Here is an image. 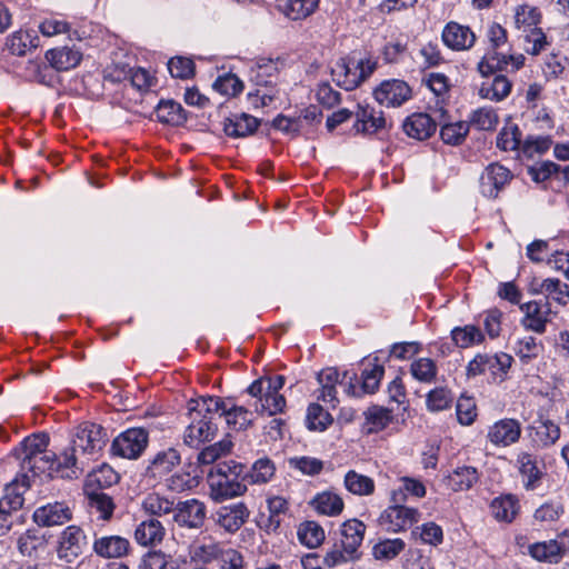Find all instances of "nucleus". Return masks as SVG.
Wrapping results in <instances>:
<instances>
[{
	"label": "nucleus",
	"mask_w": 569,
	"mask_h": 569,
	"mask_svg": "<svg viewBox=\"0 0 569 569\" xmlns=\"http://www.w3.org/2000/svg\"><path fill=\"white\" fill-rule=\"evenodd\" d=\"M521 144V132L517 124L507 123L497 137V147L503 151L517 150Z\"/></svg>",
	"instance_id": "nucleus-49"
},
{
	"label": "nucleus",
	"mask_w": 569,
	"mask_h": 569,
	"mask_svg": "<svg viewBox=\"0 0 569 569\" xmlns=\"http://www.w3.org/2000/svg\"><path fill=\"white\" fill-rule=\"evenodd\" d=\"M33 521L41 527L62 526L72 518L70 508L63 502H50L37 508Z\"/></svg>",
	"instance_id": "nucleus-20"
},
{
	"label": "nucleus",
	"mask_w": 569,
	"mask_h": 569,
	"mask_svg": "<svg viewBox=\"0 0 569 569\" xmlns=\"http://www.w3.org/2000/svg\"><path fill=\"white\" fill-rule=\"evenodd\" d=\"M518 510V500L512 495L497 497L490 503L491 515L497 521L511 522Z\"/></svg>",
	"instance_id": "nucleus-34"
},
{
	"label": "nucleus",
	"mask_w": 569,
	"mask_h": 569,
	"mask_svg": "<svg viewBox=\"0 0 569 569\" xmlns=\"http://www.w3.org/2000/svg\"><path fill=\"white\" fill-rule=\"evenodd\" d=\"M392 418L391 410L383 407L372 406L366 411V419L370 425L369 430L371 432L385 429L392 421Z\"/></svg>",
	"instance_id": "nucleus-54"
},
{
	"label": "nucleus",
	"mask_w": 569,
	"mask_h": 569,
	"mask_svg": "<svg viewBox=\"0 0 569 569\" xmlns=\"http://www.w3.org/2000/svg\"><path fill=\"white\" fill-rule=\"evenodd\" d=\"M207 515L204 503L198 499H187L174 505L172 521L181 528L199 529Z\"/></svg>",
	"instance_id": "nucleus-9"
},
{
	"label": "nucleus",
	"mask_w": 569,
	"mask_h": 569,
	"mask_svg": "<svg viewBox=\"0 0 569 569\" xmlns=\"http://www.w3.org/2000/svg\"><path fill=\"white\" fill-rule=\"evenodd\" d=\"M355 114L353 128L358 133L373 134L386 127L383 112L369 104H359Z\"/></svg>",
	"instance_id": "nucleus-21"
},
{
	"label": "nucleus",
	"mask_w": 569,
	"mask_h": 569,
	"mask_svg": "<svg viewBox=\"0 0 569 569\" xmlns=\"http://www.w3.org/2000/svg\"><path fill=\"white\" fill-rule=\"evenodd\" d=\"M540 20L541 13L536 7L522 4L516 9L515 24L523 33L530 31V29L538 28Z\"/></svg>",
	"instance_id": "nucleus-42"
},
{
	"label": "nucleus",
	"mask_w": 569,
	"mask_h": 569,
	"mask_svg": "<svg viewBox=\"0 0 569 569\" xmlns=\"http://www.w3.org/2000/svg\"><path fill=\"white\" fill-rule=\"evenodd\" d=\"M118 479V473L110 466L103 465L98 470L88 475L86 487L89 490L93 486H97L98 488H107L117 483Z\"/></svg>",
	"instance_id": "nucleus-48"
},
{
	"label": "nucleus",
	"mask_w": 569,
	"mask_h": 569,
	"mask_svg": "<svg viewBox=\"0 0 569 569\" xmlns=\"http://www.w3.org/2000/svg\"><path fill=\"white\" fill-rule=\"evenodd\" d=\"M476 33L469 26L449 21L441 31L442 43L452 51H468L476 43Z\"/></svg>",
	"instance_id": "nucleus-10"
},
{
	"label": "nucleus",
	"mask_w": 569,
	"mask_h": 569,
	"mask_svg": "<svg viewBox=\"0 0 569 569\" xmlns=\"http://www.w3.org/2000/svg\"><path fill=\"white\" fill-rule=\"evenodd\" d=\"M373 96L381 106L399 107L411 97V89L405 81L392 79L383 81Z\"/></svg>",
	"instance_id": "nucleus-16"
},
{
	"label": "nucleus",
	"mask_w": 569,
	"mask_h": 569,
	"mask_svg": "<svg viewBox=\"0 0 569 569\" xmlns=\"http://www.w3.org/2000/svg\"><path fill=\"white\" fill-rule=\"evenodd\" d=\"M468 123L478 130L491 131L497 128L499 117L492 108L482 107L470 113Z\"/></svg>",
	"instance_id": "nucleus-45"
},
{
	"label": "nucleus",
	"mask_w": 569,
	"mask_h": 569,
	"mask_svg": "<svg viewBox=\"0 0 569 569\" xmlns=\"http://www.w3.org/2000/svg\"><path fill=\"white\" fill-rule=\"evenodd\" d=\"M403 548L405 542L401 539H387L375 545L372 553L376 559L389 560L396 558Z\"/></svg>",
	"instance_id": "nucleus-58"
},
{
	"label": "nucleus",
	"mask_w": 569,
	"mask_h": 569,
	"mask_svg": "<svg viewBox=\"0 0 569 569\" xmlns=\"http://www.w3.org/2000/svg\"><path fill=\"white\" fill-rule=\"evenodd\" d=\"M339 531V543L333 545L323 557V565L328 568L353 562L361 557L366 525L358 519H349L341 525Z\"/></svg>",
	"instance_id": "nucleus-3"
},
{
	"label": "nucleus",
	"mask_w": 569,
	"mask_h": 569,
	"mask_svg": "<svg viewBox=\"0 0 569 569\" xmlns=\"http://www.w3.org/2000/svg\"><path fill=\"white\" fill-rule=\"evenodd\" d=\"M289 466L307 476L319 475L323 469V461L315 457H293L289 459Z\"/></svg>",
	"instance_id": "nucleus-59"
},
{
	"label": "nucleus",
	"mask_w": 569,
	"mask_h": 569,
	"mask_svg": "<svg viewBox=\"0 0 569 569\" xmlns=\"http://www.w3.org/2000/svg\"><path fill=\"white\" fill-rule=\"evenodd\" d=\"M174 499L168 498L159 492H149L141 500V509L150 518H161L172 515L174 509Z\"/></svg>",
	"instance_id": "nucleus-29"
},
{
	"label": "nucleus",
	"mask_w": 569,
	"mask_h": 569,
	"mask_svg": "<svg viewBox=\"0 0 569 569\" xmlns=\"http://www.w3.org/2000/svg\"><path fill=\"white\" fill-rule=\"evenodd\" d=\"M458 421L463 426L471 425L477 417L476 402L470 397L461 396L456 406Z\"/></svg>",
	"instance_id": "nucleus-61"
},
{
	"label": "nucleus",
	"mask_w": 569,
	"mask_h": 569,
	"mask_svg": "<svg viewBox=\"0 0 569 569\" xmlns=\"http://www.w3.org/2000/svg\"><path fill=\"white\" fill-rule=\"evenodd\" d=\"M244 469L234 460L217 463L207 476L211 500L220 503L243 496L248 490L246 480H242Z\"/></svg>",
	"instance_id": "nucleus-1"
},
{
	"label": "nucleus",
	"mask_w": 569,
	"mask_h": 569,
	"mask_svg": "<svg viewBox=\"0 0 569 569\" xmlns=\"http://www.w3.org/2000/svg\"><path fill=\"white\" fill-rule=\"evenodd\" d=\"M561 547L556 540L537 542L530 547V555L540 561L556 562L561 555Z\"/></svg>",
	"instance_id": "nucleus-52"
},
{
	"label": "nucleus",
	"mask_w": 569,
	"mask_h": 569,
	"mask_svg": "<svg viewBox=\"0 0 569 569\" xmlns=\"http://www.w3.org/2000/svg\"><path fill=\"white\" fill-rule=\"evenodd\" d=\"M310 505L313 509L323 516H339L345 507L342 498L332 491H322L313 497Z\"/></svg>",
	"instance_id": "nucleus-31"
},
{
	"label": "nucleus",
	"mask_w": 569,
	"mask_h": 569,
	"mask_svg": "<svg viewBox=\"0 0 569 569\" xmlns=\"http://www.w3.org/2000/svg\"><path fill=\"white\" fill-rule=\"evenodd\" d=\"M217 400L210 397L191 399L188 402L189 423L184 430L183 441L187 446L197 448L213 439L217 426L212 422Z\"/></svg>",
	"instance_id": "nucleus-2"
},
{
	"label": "nucleus",
	"mask_w": 569,
	"mask_h": 569,
	"mask_svg": "<svg viewBox=\"0 0 569 569\" xmlns=\"http://www.w3.org/2000/svg\"><path fill=\"white\" fill-rule=\"evenodd\" d=\"M345 488L356 496H370L375 492V481L372 478L361 475L355 470H349L343 479Z\"/></svg>",
	"instance_id": "nucleus-38"
},
{
	"label": "nucleus",
	"mask_w": 569,
	"mask_h": 569,
	"mask_svg": "<svg viewBox=\"0 0 569 569\" xmlns=\"http://www.w3.org/2000/svg\"><path fill=\"white\" fill-rule=\"evenodd\" d=\"M274 475V466L268 458L258 459L251 467L250 471L243 470L242 480L252 485H262L270 481Z\"/></svg>",
	"instance_id": "nucleus-39"
},
{
	"label": "nucleus",
	"mask_w": 569,
	"mask_h": 569,
	"mask_svg": "<svg viewBox=\"0 0 569 569\" xmlns=\"http://www.w3.org/2000/svg\"><path fill=\"white\" fill-rule=\"evenodd\" d=\"M88 505L92 511L99 513L102 520H109L114 510V503L108 495L97 490L87 489Z\"/></svg>",
	"instance_id": "nucleus-41"
},
{
	"label": "nucleus",
	"mask_w": 569,
	"mask_h": 569,
	"mask_svg": "<svg viewBox=\"0 0 569 569\" xmlns=\"http://www.w3.org/2000/svg\"><path fill=\"white\" fill-rule=\"evenodd\" d=\"M320 0H278L277 9L291 21H301L316 12Z\"/></svg>",
	"instance_id": "nucleus-24"
},
{
	"label": "nucleus",
	"mask_w": 569,
	"mask_h": 569,
	"mask_svg": "<svg viewBox=\"0 0 569 569\" xmlns=\"http://www.w3.org/2000/svg\"><path fill=\"white\" fill-rule=\"evenodd\" d=\"M522 428L519 420L503 418L491 425L487 432L488 441L495 447H509L519 441Z\"/></svg>",
	"instance_id": "nucleus-12"
},
{
	"label": "nucleus",
	"mask_w": 569,
	"mask_h": 569,
	"mask_svg": "<svg viewBox=\"0 0 569 569\" xmlns=\"http://www.w3.org/2000/svg\"><path fill=\"white\" fill-rule=\"evenodd\" d=\"M478 471L473 467H459L448 476V486L455 491L470 489L478 481Z\"/></svg>",
	"instance_id": "nucleus-40"
},
{
	"label": "nucleus",
	"mask_w": 569,
	"mask_h": 569,
	"mask_svg": "<svg viewBox=\"0 0 569 569\" xmlns=\"http://www.w3.org/2000/svg\"><path fill=\"white\" fill-rule=\"evenodd\" d=\"M22 487L29 489L38 480L41 482L54 476V453L48 451L33 457H21L20 475Z\"/></svg>",
	"instance_id": "nucleus-6"
},
{
	"label": "nucleus",
	"mask_w": 569,
	"mask_h": 569,
	"mask_svg": "<svg viewBox=\"0 0 569 569\" xmlns=\"http://www.w3.org/2000/svg\"><path fill=\"white\" fill-rule=\"evenodd\" d=\"M217 523L229 533L238 531L249 519L250 510L244 502L222 506L217 511Z\"/></svg>",
	"instance_id": "nucleus-18"
},
{
	"label": "nucleus",
	"mask_w": 569,
	"mask_h": 569,
	"mask_svg": "<svg viewBox=\"0 0 569 569\" xmlns=\"http://www.w3.org/2000/svg\"><path fill=\"white\" fill-rule=\"evenodd\" d=\"M212 87L217 92L228 97H234L243 89L242 82L233 73H224L218 77Z\"/></svg>",
	"instance_id": "nucleus-55"
},
{
	"label": "nucleus",
	"mask_w": 569,
	"mask_h": 569,
	"mask_svg": "<svg viewBox=\"0 0 569 569\" xmlns=\"http://www.w3.org/2000/svg\"><path fill=\"white\" fill-rule=\"evenodd\" d=\"M46 59L56 70L67 71L76 68L80 63L82 54L74 48L61 47L48 50Z\"/></svg>",
	"instance_id": "nucleus-28"
},
{
	"label": "nucleus",
	"mask_w": 569,
	"mask_h": 569,
	"mask_svg": "<svg viewBox=\"0 0 569 569\" xmlns=\"http://www.w3.org/2000/svg\"><path fill=\"white\" fill-rule=\"evenodd\" d=\"M559 438V426L549 419L539 420L537 426L533 427V441L541 448L553 446Z\"/></svg>",
	"instance_id": "nucleus-36"
},
{
	"label": "nucleus",
	"mask_w": 569,
	"mask_h": 569,
	"mask_svg": "<svg viewBox=\"0 0 569 569\" xmlns=\"http://www.w3.org/2000/svg\"><path fill=\"white\" fill-rule=\"evenodd\" d=\"M393 506L388 507L380 516V525L388 531L399 532L418 522L420 512L416 508L405 507L406 495L401 490H393L391 493Z\"/></svg>",
	"instance_id": "nucleus-5"
},
{
	"label": "nucleus",
	"mask_w": 569,
	"mask_h": 569,
	"mask_svg": "<svg viewBox=\"0 0 569 569\" xmlns=\"http://www.w3.org/2000/svg\"><path fill=\"white\" fill-rule=\"evenodd\" d=\"M540 347L533 337H525L517 340L515 352L523 363L539 356Z\"/></svg>",
	"instance_id": "nucleus-63"
},
{
	"label": "nucleus",
	"mask_w": 569,
	"mask_h": 569,
	"mask_svg": "<svg viewBox=\"0 0 569 569\" xmlns=\"http://www.w3.org/2000/svg\"><path fill=\"white\" fill-rule=\"evenodd\" d=\"M233 447L232 441L227 437L222 440L202 449L198 455V462L201 465L214 463L221 457L230 453Z\"/></svg>",
	"instance_id": "nucleus-47"
},
{
	"label": "nucleus",
	"mask_w": 569,
	"mask_h": 569,
	"mask_svg": "<svg viewBox=\"0 0 569 569\" xmlns=\"http://www.w3.org/2000/svg\"><path fill=\"white\" fill-rule=\"evenodd\" d=\"M88 467L87 461L76 451L71 445L57 456L54 453V476L63 479H77Z\"/></svg>",
	"instance_id": "nucleus-15"
},
{
	"label": "nucleus",
	"mask_w": 569,
	"mask_h": 569,
	"mask_svg": "<svg viewBox=\"0 0 569 569\" xmlns=\"http://www.w3.org/2000/svg\"><path fill=\"white\" fill-rule=\"evenodd\" d=\"M510 179L509 169L499 163H490L480 177L481 193L487 198H496Z\"/></svg>",
	"instance_id": "nucleus-19"
},
{
	"label": "nucleus",
	"mask_w": 569,
	"mask_h": 569,
	"mask_svg": "<svg viewBox=\"0 0 569 569\" xmlns=\"http://www.w3.org/2000/svg\"><path fill=\"white\" fill-rule=\"evenodd\" d=\"M168 70L173 78L188 79L194 73V63L189 58L174 57L169 60Z\"/></svg>",
	"instance_id": "nucleus-62"
},
{
	"label": "nucleus",
	"mask_w": 569,
	"mask_h": 569,
	"mask_svg": "<svg viewBox=\"0 0 569 569\" xmlns=\"http://www.w3.org/2000/svg\"><path fill=\"white\" fill-rule=\"evenodd\" d=\"M7 46L12 54L23 56L32 46V37L29 31L19 30L8 38Z\"/></svg>",
	"instance_id": "nucleus-64"
},
{
	"label": "nucleus",
	"mask_w": 569,
	"mask_h": 569,
	"mask_svg": "<svg viewBox=\"0 0 569 569\" xmlns=\"http://www.w3.org/2000/svg\"><path fill=\"white\" fill-rule=\"evenodd\" d=\"M49 439L44 433L32 435L27 437L21 442V456L19 457H33L40 456L42 453L48 452L46 449L48 447Z\"/></svg>",
	"instance_id": "nucleus-56"
},
{
	"label": "nucleus",
	"mask_w": 569,
	"mask_h": 569,
	"mask_svg": "<svg viewBox=\"0 0 569 569\" xmlns=\"http://www.w3.org/2000/svg\"><path fill=\"white\" fill-rule=\"evenodd\" d=\"M86 545L87 537L83 530L74 525L68 526L59 537L58 557L72 562L82 553Z\"/></svg>",
	"instance_id": "nucleus-13"
},
{
	"label": "nucleus",
	"mask_w": 569,
	"mask_h": 569,
	"mask_svg": "<svg viewBox=\"0 0 569 569\" xmlns=\"http://www.w3.org/2000/svg\"><path fill=\"white\" fill-rule=\"evenodd\" d=\"M403 131L417 140L428 139L436 131V122L427 113H413L403 122Z\"/></svg>",
	"instance_id": "nucleus-27"
},
{
	"label": "nucleus",
	"mask_w": 569,
	"mask_h": 569,
	"mask_svg": "<svg viewBox=\"0 0 569 569\" xmlns=\"http://www.w3.org/2000/svg\"><path fill=\"white\" fill-rule=\"evenodd\" d=\"M27 489L22 487V478L18 476L6 486L4 495L0 499V508L11 513L23 506V493Z\"/></svg>",
	"instance_id": "nucleus-35"
},
{
	"label": "nucleus",
	"mask_w": 569,
	"mask_h": 569,
	"mask_svg": "<svg viewBox=\"0 0 569 569\" xmlns=\"http://www.w3.org/2000/svg\"><path fill=\"white\" fill-rule=\"evenodd\" d=\"M517 463L525 488L527 490L536 489L541 478V471L537 466L536 458L528 452H520L517 457Z\"/></svg>",
	"instance_id": "nucleus-33"
},
{
	"label": "nucleus",
	"mask_w": 569,
	"mask_h": 569,
	"mask_svg": "<svg viewBox=\"0 0 569 569\" xmlns=\"http://www.w3.org/2000/svg\"><path fill=\"white\" fill-rule=\"evenodd\" d=\"M217 400L218 407L214 413L224 417L229 427L241 430L248 428L253 420V412L242 406H236L231 401L222 400L219 397H211Z\"/></svg>",
	"instance_id": "nucleus-17"
},
{
	"label": "nucleus",
	"mask_w": 569,
	"mask_h": 569,
	"mask_svg": "<svg viewBox=\"0 0 569 569\" xmlns=\"http://www.w3.org/2000/svg\"><path fill=\"white\" fill-rule=\"evenodd\" d=\"M520 310L525 313L521 325L527 330L537 333H543L546 326L550 321L551 305L548 301L535 300L520 306Z\"/></svg>",
	"instance_id": "nucleus-14"
},
{
	"label": "nucleus",
	"mask_w": 569,
	"mask_h": 569,
	"mask_svg": "<svg viewBox=\"0 0 569 569\" xmlns=\"http://www.w3.org/2000/svg\"><path fill=\"white\" fill-rule=\"evenodd\" d=\"M332 423L331 415L320 405L311 403L307 412V426L310 430L323 431Z\"/></svg>",
	"instance_id": "nucleus-51"
},
{
	"label": "nucleus",
	"mask_w": 569,
	"mask_h": 569,
	"mask_svg": "<svg viewBox=\"0 0 569 569\" xmlns=\"http://www.w3.org/2000/svg\"><path fill=\"white\" fill-rule=\"evenodd\" d=\"M357 60L355 58H340L331 68L332 80L346 90L358 87Z\"/></svg>",
	"instance_id": "nucleus-25"
},
{
	"label": "nucleus",
	"mask_w": 569,
	"mask_h": 569,
	"mask_svg": "<svg viewBox=\"0 0 569 569\" xmlns=\"http://www.w3.org/2000/svg\"><path fill=\"white\" fill-rule=\"evenodd\" d=\"M533 292L542 295L543 301L566 306L569 301V286L557 278H547L533 284Z\"/></svg>",
	"instance_id": "nucleus-26"
},
{
	"label": "nucleus",
	"mask_w": 569,
	"mask_h": 569,
	"mask_svg": "<svg viewBox=\"0 0 569 569\" xmlns=\"http://www.w3.org/2000/svg\"><path fill=\"white\" fill-rule=\"evenodd\" d=\"M451 337L459 348H469L483 341V335L481 330L473 325L455 328L451 331Z\"/></svg>",
	"instance_id": "nucleus-46"
},
{
	"label": "nucleus",
	"mask_w": 569,
	"mask_h": 569,
	"mask_svg": "<svg viewBox=\"0 0 569 569\" xmlns=\"http://www.w3.org/2000/svg\"><path fill=\"white\" fill-rule=\"evenodd\" d=\"M511 81L501 74L495 76L491 81H485L479 88V96L491 101H502L511 91Z\"/></svg>",
	"instance_id": "nucleus-32"
},
{
	"label": "nucleus",
	"mask_w": 569,
	"mask_h": 569,
	"mask_svg": "<svg viewBox=\"0 0 569 569\" xmlns=\"http://www.w3.org/2000/svg\"><path fill=\"white\" fill-rule=\"evenodd\" d=\"M180 463L181 456L176 448L159 450L149 459L146 477L153 480H166Z\"/></svg>",
	"instance_id": "nucleus-11"
},
{
	"label": "nucleus",
	"mask_w": 569,
	"mask_h": 569,
	"mask_svg": "<svg viewBox=\"0 0 569 569\" xmlns=\"http://www.w3.org/2000/svg\"><path fill=\"white\" fill-rule=\"evenodd\" d=\"M525 46L523 49L527 53L537 56L543 51L547 46V37L540 28L530 29L523 33Z\"/></svg>",
	"instance_id": "nucleus-57"
},
{
	"label": "nucleus",
	"mask_w": 569,
	"mask_h": 569,
	"mask_svg": "<svg viewBox=\"0 0 569 569\" xmlns=\"http://www.w3.org/2000/svg\"><path fill=\"white\" fill-rule=\"evenodd\" d=\"M157 118L160 122L172 126L180 124L186 120L183 108L172 100L161 101L158 104Z\"/></svg>",
	"instance_id": "nucleus-44"
},
{
	"label": "nucleus",
	"mask_w": 569,
	"mask_h": 569,
	"mask_svg": "<svg viewBox=\"0 0 569 569\" xmlns=\"http://www.w3.org/2000/svg\"><path fill=\"white\" fill-rule=\"evenodd\" d=\"M107 441V431L100 425L87 421L74 428L70 445L89 465L104 448Z\"/></svg>",
	"instance_id": "nucleus-4"
},
{
	"label": "nucleus",
	"mask_w": 569,
	"mask_h": 569,
	"mask_svg": "<svg viewBox=\"0 0 569 569\" xmlns=\"http://www.w3.org/2000/svg\"><path fill=\"white\" fill-rule=\"evenodd\" d=\"M451 402L452 396L447 388H436L427 395V408L432 412L448 409Z\"/></svg>",
	"instance_id": "nucleus-60"
},
{
	"label": "nucleus",
	"mask_w": 569,
	"mask_h": 569,
	"mask_svg": "<svg viewBox=\"0 0 569 569\" xmlns=\"http://www.w3.org/2000/svg\"><path fill=\"white\" fill-rule=\"evenodd\" d=\"M300 543L308 548H318L326 538L323 528L313 520L303 521L297 530Z\"/></svg>",
	"instance_id": "nucleus-37"
},
{
	"label": "nucleus",
	"mask_w": 569,
	"mask_h": 569,
	"mask_svg": "<svg viewBox=\"0 0 569 569\" xmlns=\"http://www.w3.org/2000/svg\"><path fill=\"white\" fill-rule=\"evenodd\" d=\"M468 132L469 123L467 121H458L442 126L440 136L445 143L457 146L466 139Z\"/></svg>",
	"instance_id": "nucleus-50"
},
{
	"label": "nucleus",
	"mask_w": 569,
	"mask_h": 569,
	"mask_svg": "<svg viewBox=\"0 0 569 569\" xmlns=\"http://www.w3.org/2000/svg\"><path fill=\"white\" fill-rule=\"evenodd\" d=\"M410 372L418 381L430 383L437 376V366L429 358H419L411 363Z\"/></svg>",
	"instance_id": "nucleus-53"
},
{
	"label": "nucleus",
	"mask_w": 569,
	"mask_h": 569,
	"mask_svg": "<svg viewBox=\"0 0 569 569\" xmlns=\"http://www.w3.org/2000/svg\"><path fill=\"white\" fill-rule=\"evenodd\" d=\"M198 478L187 470L177 471L164 480L167 490L174 493H182L192 490L198 486Z\"/></svg>",
	"instance_id": "nucleus-43"
},
{
	"label": "nucleus",
	"mask_w": 569,
	"mask_h": 569,
	"mask_svg": "<svg viewBox=\"0 0 569 569\" xmlns=\"http://www.w3.org/2000/svg\"><path fill=\"white\" fill-rule=\"evenodd\" d=\"M166 536V528L156 518H149L137 525L133 538L134 541L146 548L159 546Z\"/></svg>",
	"instance_id": "nucleus-23"
},
{
	"label": "nucleus",
	"mask_w": 569,
	"mask_h": 569,
	"mask_svg": "<svg viewBox=\"0 0 569 569\" xmlns=\"http://www.w3.org/2000/svg\"><path fill=\"white\" fill-rule=\"evenodd\" d=\"M92 549L103 559L121 558L128 555L130 542L127 538L112 535L96 537Z\"/></svg>",
	"instance_id": "nucleus-22"
},
{
	"label": "nucleus",
	"mask_w": 569,
	"mask_h": 569,
	"mask_svg": "<svg viewBox=\"0 0 569 569\" xmlns=\"http://www.w3.org/2000/svg\"><path fill=\"white\" fill-rule=\"evenodd\" d=\"M259 126L257 118L242 113L226 119L223 131L232 138H244L252 134Z\"/></svg>",
	"instance_id": "nucleus-30"
},
{
	"label": "nucleus",
	"mask_w": 569,
	"mask_h": 569,
	"mask_svg": "<svg viewBox=\"0 0 569 569\" xmlns=\"http://www.w3.org/2000/svg\"><path fill=\"white\" fill-rule=\"evenodd\" d=\"M148 442L149 433L146 429L129 428L113 439L111 451L124 459H137L143 453Z\"/></svg>",
	"instance_id": "nucleus-7"
},
{
	"label": "nucleus",
	"mask_w": 569,
	"mask_h": 569,
	"mask_svg": "<svg viewBox=\"0 0 569 569\" xmlns=\"http://www.w3.org/2000/svg\"><path fill=\"white\" fill-rule=\"evenodd\" d=\"M511 363L512 357L505 352L496 355L478 353L467 366V377L475 378L489 371L493 378L500 377L502 379Z\"/></svg>",
	"instance_id": "nucleus-8"
}]
</instances>
